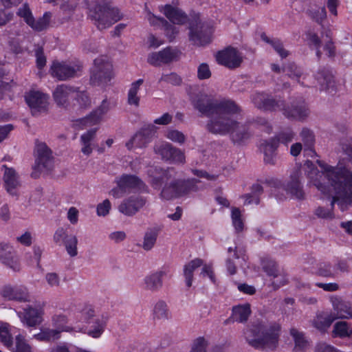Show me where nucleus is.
<instances>
[{
  "mask_svg": "<svg viewBox=\"0 0 352 352\" xmlns=\"http://www.w3.org/2000/svg\"><path fill=\"white\" fill-rule=\"evenodd\" d=\"M148 175L152 188L161 190L160 196L166 200L177 199L198 190L196 185L198 180L177 178L178 172L173 167H153L148 170Z\"/></svg>",
  "mask_w": 352,
  "mask_h": 352,
  "instance_id": "f257e3e1",
  "label": "nucleus"
},
{
  "mask_svg": "<svg viewBox=\"0 0 352 352\" xmlns=\"http://www.w3.org/2000/svg\"><path fill=\"white\" fill-rule=\"evenodd\" d=\"M317 164L326 173L331 188L335 196H333L331 203V209L334 204L340 199L352 200V172L344 167L335 168L328 165L324 162L318 160ZM315 214L322 219H332L333 213L332 210L319 206L315 210Z\"/></svg>",
  "mask_w": 352,
  "mask_h": 352,
  "instance_id": "f03ea898",
  "label": "nucleus"
},
{
  "mask_svg": "<svg viewBox=\"0 0 352 352\" xmlns=\"http://www.w3.org/2000/svg\"><path fill=\"white\" fill-rule=\"evenodd\" d=\"M192 104L201 116L210 118L206 124L209 132L211 123L221 121L226 115L238 114L241 111V107L234 100L226 98L217 100L206 94L197 95L192 100Z\"/></svg>",
  "mask_w": 352,
  "mask_h": 352,
  "instance_id": "7ed1b4c3",
  "label": "nucleus"
},
{
  "mask_svg": "<svg viewBox=\"0 0 352 352\" xmlns=\"http://www.w3.org/2000/svg\"><path fill=\"white\" fill-rule=\"evenodd\" d=\"M280 330V324L276 322H256L248 326L243 334L248 344L254 349L271 352L278 346Z\"/></svg>",
  "mask_w": 352,
  "mask_h": 352,
  "instance_id": "20e7f679",
  "label": "nucleus"
},
{
  "mask_svg": "<svg viewBox=\"0 0 352 352\" xmlns=\"http://www.w3.org/2000/svg\"><path fill=\"white\" fill-rule=\"evenodd\" d=\"M234 114L226 115L222 120L210 124V133L225 135L230 133L231 141L234 144L241 145L248 140L252 133L248 124H241L232 118Z\"/></svg>",
  "mask_w": 352,
  "mask_h": 352,
  "instance_id": "39448f33",
  "label": "nucleus"
},
{
  "mask_svg": "<svg viewBox=\"0 0 352 352\" xmlns=\"http://www.w3.org/2000/svg\"><path fill=\"white\" fill-rule=\"evenodd\" d=\"M113 77V65L106 56L94 59L90 69V84L93 86H105Z\"/></svg>",
  "mask_w": 352,
  "mask_h": 352,
  "instance_id": "423d86ee",
  "label": "nucleus"
},
{
  "mask_svg": "<svg viewBox=\"0 0 352 352\" xmlns=\"http://www.w3.org/2000/svg\"><path fill=\"white\" fill-rule=\"evenodd\" d=\"M91 17L96 21L98 29H106L119 21L122 16L119 10L112 8L108 3H97L91 10Z\"/></svg>",
  "mask_w": 352,
  "mask_h": 352,
  "instance_id": "0eeeda50",
  "label": "nucleus"
},
{
  "mask_svg": "<svg viewBox=\"0 0 352 352\" xmlns=\"http://www.w3.org/2000/svg\"><path fill=\"white\" fill-rule=\"evenodd\" d=\"M35 164L33 166L32 177L37 178L44 170H49L53 166V157L51 149L44 142L36 141L34 148Z\"/></svg>",
  "mask_w": 352,
  "mask_h": 352,
  "instance_id": "6e6552de",
  "label": "nucleus"
},
{
  "mask_svg": "<svg viewBox=\"0 0 352 352\" xmlns=\"http://www.w3.org/2000/svg\"><path fill=\"white\" fill-rule=\"evenodd\" d=\"M35 164L33 166L32 177L37 178L44 170H49L53 166V157L51 149L44 142L36 141L34 148Z\"/></svg>",
  "mask_w": 352,
  "mask_h": 352,
  "instance_id": "1a4fd4ad",
  "label": "nucleus"
},
{
  "mask_svg": "<svg viewBox=\"0 0 352 352\" xmlns=\"http://www.w3.org/2000/svg\"><path fill=\"white\" fill-rule=\"evenodd\" d=\"M189 40L195 45L203 46L211 41L212 28L201 23L199 18L194 19L189 23Z\"/></svg>",
  "mask_w": 352,
  "mask_h": 352,
  "instance_id": "9d476101",
  "label": "nucleus"
},
{
  "mask_svg": "<svg viewBox=\"0 0 352 352\" xmlns=\"http://www.w3.org/2000/svg\"><path fill=\"white\" fill-rule=\"evenodd\" d=\"M252 102L254 106L263 111H282L284 107V102L280 97H273L265 92H256L251 96Z\"/></svg>",
  "mask_w": 352,
  "mask_h": 352,
  "instance_id": "9b49d317",
  "label": "nucleus"
},
{
  "mask_svg": "<svg viewBox=\"0 0 352 352\" xmlns=\"http://www.w3.org/2000/svg\"><path fill=\"white\" fill-rule=\"evenodd\" d=\"M153 150L155 153L160 156L163 161L173 164H184L185 162L184 153L169 142H162L155 144Z\"/></svg>",
  "mask_w": 352,
  "mask_h": 352,
  "instance_id": "f8f14e48",
  "label": "nucleus"
},
{
  "mask_svg": "<svg viewBox=\"0 0 352 352\" xmlns=\"http://www.w3.org/2000/svg\"><path fill=\"white\" fill-rule=\"evenodd\" d=\"M48 99L47 95L38 91H30L25 96V100L34 116L47 111Z\"/></svg>",
  "mask_w": 352,
  "mask_h": 352,
  "instance_id": "ddd939ff",
  "label": "nucleus"
},
{
  "mask_svg": "<svg viewBox=\"0 0 352 352\" xmlns=\"http://www.w3.org/2000/svg\"><path fill=\"white\" fill-rule=\"evenodd\" d=\"M156 130L157 127L154 124L144 126L126 143V147L129 150L133 147H146L155 135Z\"/></svg>",
  "mask_w": 352,
  "mask_h": 352,
  "instance_id": "4468645a",
  "label": "nucleus"
},
{
  "mask_svg": "<svg viewBox=\"0 0 352 352\" xmlns=\"http://www.w3.org/2000/svg\"><path fill=\"white\" fill-rule=\"evenodd\" d=\"M283 114L288 119L302 120L308 117L309 110L305 100L300 98L293 100L290 104L284 102Z\"/></svg>",
  "mask_w": 352,
  "mask_h": 352,
  "instance_id": "2eb2a0df",
  "label": "nucleus"
},
{
  "mask_svg": "<svg viewBox=\"0 0 352 352\" xmlns=\"http://www.w3.org/2000/svg\"><path fill=\"white\" fill-rule=\"evenodd\" d=\"M80 70V66L72 65L66 62L54 61L51 65L50 71L53 77L59 80H67L78 76Z\"/></svg>",
  "mask_w": 352,
  "mask_h": 352,
  "instance_id": "dca6fc26",
  "label": "nucleus"
},
{
  "mask_svg": "<svg viewBox=\"0 0 352 352\" xmlns=\"http://www.w3.org/2000/svg\"><path fill=\"white\" fill-rule=\"evenodd\" d=\"M181 52L176 48L167 47L158 52H152L148 54L147 62L153 66H160L162 63L168 64L177 60Z\"/></svg>",
  "mask_w": 352,
  "mask_h": 352,
  "instance_id": "f3484780",
  "label": "nucleus"
},
{
  "mask_svg": "<svg viewBox=\"0 0 352 352\" xmlns=\"http://www.w3.org/2000/svg\"><path fill=\"white\" fill-rule=\"evenodd\" d=\"M0 294L7 300L19 302L30 301V295L28 289L23 285L12 286L11 285H6L2 287Z\"/></svg>",
  "mask_w": 352,
  "mask_h": 352,
  "instance_id": "a211bd4d",
  "label": "nucleus"
},
{
  "mask_svg": "<svg viewBox=\"0 0 352 352\" xmlns=\"http://www.w3.org/2000/svg\"><path fill=\"white\" fill-rule=\"evenodd\" d=\"M217 62L229 69H235L240 66L242 58L238 51L232 47H228L225 50L219 51L216 56Z\"/></svg>",
  "mask_w": 352,
  "mask_h": 352,
  "instance_id": "6ab92c4d",
  "label": "nucleus"
},
{
  "mask_svg": "<svg viewBox=\"0 0 352 352\" xmlns=\"http://www.w3.org/2000/svg\"><path fill=\"white\" fill-rule=\"evenodd\" d=\"M146 198L142 196H131L122 201L118 206V210L126 216H133L146 204Z\"/></svg>",
  "mask_w": 352,
  "mask_h": 352,
  "instance_id": "aec40b11",
  "label": "nucleus"
},
{
  "mask_svg": "<svg viewBox=\"0 0 352 352\" xmlns=\"http://www.w3.org/2000/svg\"><path fill=\"white\" fill-rule=\"evenodd\" d=\"M76 87L61 84L56 86L53 91L54 102L58 107L67 108L69 104V99L74 98Z\"/></svg>",
  "mask_w": 352,
  "mask_h": 352,
  "instance_id": "412c9836",
  "label": "nucleus"
},
{
  "mask_svg": "<svg viewBox=\"0 0 352 352\" xmlns=\"http://www.w3.org/2000/svg\"><path fill=\"white\" fill-rule=\"evenodd\" d=\"M116 182L126 193L130 192L132 190L147 191L148 188L145 183L134 175L123 174L117 179Z\"/></svg>",
  "mask_w": 352,
  "mask_h": 352,
  "instance_id": "4be33fe9",
  "label": "nucleus"
},
{
  "mask_svg": "<svg viewBox=\"0 0 352 352\" xmlns=\"http://www.w3.org/2000/svg\"><path fill=\"white\" fill-rule=\"evenodd\" d=\"M0 261L15 272L20 270V264L15 252L8 244H0Z\"/></svg>",
  "mask_w": 352,
  "mask_h": 352,
  "instance_id": "5701e85b",
  "label": "nucleus"
},
{
  "mask_svg": "<svg viewBox=\"0 0 352 352\" xmlns=\"http://www.w3.org/2000/svg\"><path fill=\"white\" fill-rule=\"evenodd\" d=\"M331 302L336 313L334 314L336 319H352V305L350 302L338 296L332 297Z\"/></svg>",
  "mask_w": 352,
  "mask_h": 352,
  "instance_id": "b1692460",
  "label": "nucleus"
},
{
  "mask_svg": "<svg viewBox=\"0 0 352 352\" xmlns=\"http://www.w3.org/2000/svg\"><path fill=\"white\" fill-rule=\"evenodd\" d=\"M305 166H306L305 173L307 175V177L313 180L314 186L321 191L323 194H331L329 186H326L325 184L321 183L318 179V177H321L323 175V173L320 172L318 168L314 166L313 162L309 160H307Z\"/></svg>",
  "mask_w": 352,
  "mask_h": 352,
  "instance_id": "393cba45",
  "label": "nucleus"
},
{
  "mask_svg": "<svg viewBox=\"0 0 352 352\" xmlns=\"http://www.w3.org/2000/svg\"><path fill=\"white\" fill-rule=\"evenodd\" d=\"M21 321L28 327H36L43 321V312L41 310L28 306L24 309Z\"/></svg>",
  "mask_w": 352,
  "mask_h": 352,
  "instance_id": "a878e982",
  "label": "nucleus"
},
{
  "mask_svg": "<svg viewBox=\"0 0 352 352\" xmlns=\"http://www.w3.org/2000/svg\"><path fill=\"white\" fill-rule=\"evenodd\" d=\"M285 189L287 192L295 196L298 199H303L305 198V193L300 179L299 170H296L291 175L290 180L285 185Z\"/></svg>",
  "mask_w": 352,
  "mask_h": 352,
  "instance_id": "bb28decb",
  "label": "nucleus"
},
{
  "mask_svg": "<svg viewBox=\"0 0 352 352\" xmlns=\"http://www.w3.org/2000/svg\"><path fill=\"white\" fill-rule=\"evenodd\" d=\"M336 320L334 314L320 312L317 314L311 321V325L319 331L324 333L331 327L334 320Z\"/></svg>",
  "mask_w": 352,
  "mask_h": 352,
  "instance_id": "cd10ccee",
  "label": "nucleus"
},
{
  "mask_svg": "<svg viewBox=\"0 0 352 352\" xmlns=\"http://www.w3.org/2000/svg\"><path fill=\"white\" fill-rule=\"evenodd\" d=\"M164 15L173 23L183 25L188 21L187 14L181 9L175 8L170 4H166L162 10Z\"/></svg>",
  "mask_w": 352,
  "mask_h": 352,
  "instance_id": "c85d7f7f",
  "label": "nucleus"
},
{
  "mask_svg": "<svg viewBox=\"0 0 352 352\" xmlns=\"http://www.w3.org/2000/svg\"><path fill=\"white\" fill-rule=\"evenodd\" d=\"M109 111V104L106 100H104L101 104L95 110L91 111L88 116L82 118L80 121L82 124L94 125L98 124L103 115Z\"/></svg>",
  "mask_w": 352,
  "mask_h": 352,
  "instance_id": "c756f323",
  "label": "nucleus"
},
{
  "mask_svg": "<svg viewBox=\"0 0 352 352\" xmlns=\"http://www.w3.org/2000/svg\"><path fill=\"white\" fill-rule=\"evenodd\" d=\"M316 79L320 85L322 89L327 91L335 90L334 77L328 69H320L316 74Z\"/></svg>",
  "mask_w": 352,
  "mask_h": 352,
  "instance_id": "7c9ffc66",
  "label": "nucleus"
},
{
  "mask_svg": "<svg viewBox=\"0 0 352 352\" xmlns=\"http://www.w3.org/2000/svg\"><path fill=\"white\" fill-rule=\"evenodd\" d=\"M261 147L264 154V162L271 165L275 164L276 151L278 147L277 146V141L270 138L268 140H265L261 144Z\"/></svg>",
  "mask_w": 352,
  "mask_h": 352,
  "instance_id": "2f4dec72",
  "label": "nucleus"
},
{
  "mask_svg": "<svg viewBox=\"0 0 352 352\" xmlns=\"http://www.w3.org/2000/svg\"><path fill=\"white\" fill-rule=\"evenodd\" d=\"M301 140L304 143V152L311 157L316 156L317 153L314 150L315 135L314 132L307 128H303L300 133Z\"/></svg>",
  "mask_w": 352,
  "mask_h": 352,
  "instance_id": "473e14b6",
  "label": "nucleus"
},
{
  "mask_svg": "<svg viewBox=\"0 0 352 352\" xmlns=\"http://www.w3.org/2000/svg\"><path fill=\"white\" fill-rule=\"evenodd\" d=\"M2 168L5 169L3 175L5 187L9 193L14 194L12 191L19 185L16 173L14 168H8L6 165H3Z\"/></svg>",
  "mask_w": 352,
  "mask_h": 352,
  "instance_id": "72a5a7b5",
  "label": "nucleus"
},
{
  "mask_svg": "<svg viewBox=\"0 0 352 352\" xmlns=\"http://www.w3.org/2000/svg\"><path fill=\"white\" fill-rule=\"evenodd\" d=\"M166 274L165 271H158L144 278L146 289L151 291H156L162 287V277Z\"/></svg>",
  "mask_w": 352,
  "mask_h": 352,
  "instance_id": "f704fd0d",
  "label": "nucleus"
},
{
  "mask_svg": "<svg viewBox=\"0 0 352 352\" xmlns=\"http://www.w3.org/2000/svg\"><path fill=\"white\" fill-rule=\"evenodd\" d=\"M154 20L151 21L153 25L159 24L162 26L166 36L170 42L173 41L179 33V29L174 25L170 24L163 17L153 16Z\"/></svg>",
  "mask_w": 352,
  "mask_h": 352,
  "instance_id": "c9c22d12",
  "label": "nucleus"
},
{
  "mask_svg": "<svg viewBox=\"0 0 352 352\" xmlns=\"http://www.w3.org/2000/svg\"><path fill=\"white\" fill-rule=\"evenodd\" d=\"M290 335L294 341V352H304L309 347V341L306 339L302 332L298 331L296 329H290Z\"/></svg>",
  "mask_w": 352,
  "mask_h": 352,
  "instance_id": "e433bc0d",
  "label": "nucleus"
},
{
  "mask_svg": "<svg viewBox=\"0 0 352 352\" xmlns=\"http://www.w3.org/2000/svg\"><path fill=\"white\" fill-rule=\"evenodd\" d=\"M203 260L201 258H195L190 261L188 264L184 267V276L186 279V284L188 287L192 286L193 280V272L198 267L203 265Z\"/></svg>",
  "mask_w": 352,
  "mask_h": 352,
  "instance_id": "4c0bfd02",
  "label": "nucleus"
},
{
  "mask_svg": "<svg viewBox=\"0 0 352 352\" xmlns=\"http://www.w3.org/2000/svg\"><path fill=\"white\" fill-rule=\"evenodd\" d=\"M251 314L250 305L245 304L242 305L234 306L232 308V318L233 321L238 322H245L248 320Z\"/></svg>",
  "mask_w": 352,
  "mask_h": 352,
  "instance_id": "58836bf2",
  "label": "nucleus"
},
{
  "mask_svg": "<svg viewBox=\"0 0 352 352\" xmlns=\"http://www.w3.org/2000/svg\"><path fill=\"white\" fill-rule=\"evenodd\" d=\"M315 274L324 278H335L337 276V271L329 262L319 263Z\"/></svg>",
  "mask_w": 352,
  "mask_h": 352,
  "instance_id": "ea45409f",
  "label": "nucleus"
},
{
  "mask_svg": "<svg viewBox=\"0 0 352 352\" xmlns=\"http://www.w3.org/2000/svg\"><path fill=\"white\" fill-rule=\"evenodd\" d=\"M261 38L264 42L271 45L274 50L279 54L281 58H286L289 55V52L284 49L283 44L280 39H272L269 38L264 32L261 34Z\"/></svg>",
  "mask_w": 352,
  "mask_h": 352,
  "instance_id": "a19ab883",
  "label": "nucleus"
},
{
  "mask_svg": "<svg viewBox=\"0 0 352 352\" xmlns=\"http://www.w3.org/2000/svg\"><path fill=\"white\" fill-rule=\"evenodd\" d=\"M333 333L334 337L341 338L351 337L352 336V329L349 327L347 322L340 321L334 324Z\"/></svg>",
  "mask_w": 352,
  "mask_h": 352,
  "instance_id": "79ce46f5",
  "label": "nucleus"
},
{
  "mask_svg": "<svg viewBox=\"0 0 352 352\" xmlns=\"http://www.w3.org/2000/svg\"><path fill=\"white\" fill-rule=\"evenodd\" d=\"M60 333V330L43 329L40 333L34 334V338L38 341L50 342L58 339Z\"/></svg>",
  "mask_w": 352,
  "mask_h": 352,
  "instance_id": "37998d69",
  "label": "nucleus"
},
{
  "mask_svg": "<svg viewBox=\"0 0 352 352\" xmlns=\"http://www.w3.org/2000/svg\"><path fill=\"white\" fill-rule=\"evenodd\" d=\"M143 82V79H138L131 84V87L128 93V103L129 104L135 105V107L139 106L140 98L138 96V92Z\"/></svg>",
  "mask_w": 352,
  "mask_h": 352,
  "instance_id": "c03bdc74",
  "label": "nucleus"
},
{
  "mask_svg": "<svg viewBox=\"0 0 352 352\" xmlns=\"http://www.w3.org/2000/svg\"><path fill=\"white\" fill-rule=\"evenodd\" d=\"M50 18L51 13L46 12L42 17L38 18L36 21L34 19L32 20V24L30 23L29 26L35 31L41 32L48 27Z\"/></svg>",
  "mask_w": 352,
  "mask_h": 352,
  "instance_id": "a18cd8bd",
  "label": "nucleus"
},
{
  "mask_svg": "<svg viewBox=\"0 0 352 352\" xmlns=\"http://www.w3.org/2000/svg\"><path fill=\"white\" fill-rule=\"evenodd\" d=\"M158 236V232L155 229L148 230L144 236L142 248L144 250H151L155 245Z\"/></svg>",
  "mask_w": 352,
  "mask_h": 352,
  "instance_id": "49530a36",
  "label": "nucleus"
},
{
  "mask_svg": "<svg viewBox=\"0 0 352 352\" xmlns=\"http://www.w3.org/2000/svg\"><path fill=\"white\" fill-rule=\"evenodd\" d=\"M153 315L155 318L160 320H167L169 318V311L164 301L160 300L155 304Z\"/></svg>",
  "mask_w": 352,
  "mask_h": 352,
  "instance_id": "de8ad7c7",
  "label": "nucleus"
},
{
  "mask_svg": "<svg viewBox=\"0 0 352 352\" xmlns=\"http://www.w3.org/2000/svg\"><path fill=\"white\" fill-rule=\"evenodd\" d=\"M106 320L103 317L96 318L92 326L93 329L89 330L88 335L97 338H99L104 330Z\"/></svg>",
  "mask_w": 352,
  "mask_h": 352,
  "instance_id": "09e8293b",
  "label": "nucleus"
},
{
  "mask_svg": "<svg viewBox=\"0 0 352 352\" xmlns=\"http://www.w3.org/2000/svg\"><path fill=\"white\" fill-rule=\"evenodd\" d=\"M294 138V133L291 129H286L283 131H281L278 134H276L274 137L272 138V140H275L277 141V146H278L280 143H282L285 145H287L289 142L292 141Z\"/></svg>",
  "mask_w": 352,
  "mask_h": 352,
  "instance_id": "8fccbe9b",
  "label": "nucleus"
},
{
  "mask_svg": "<svg viewBox=\"0 0 352 352\" xmlns=\"http://www.w3.org/2000/svg\"><path fill=\"white\" fill-rule=\"evenodd\" d=\"M74 99L76 100L80 108H87L91 104V100L87 91H79L76 87V92L74 94Z\"/></svg>",
  "mask_w": 352,
  "mask_h": 352,
  "instance_id": "3c124183",
  "label": "nucleus"
},
{
  "mask_svg": "<svg viewBox=\"0 0 352 352\" xmlns=\"http://www.w3.org/2000/svg\"><path fill=\"white\" fill-rule=\"evenodd\" d=\"M78 239L74 235H69L67 239L65 240L64 245L67 254L72 256H76L78 254L77 251Z\"/></svg>",
  "mask_w": 352,
  "mask_h": 352,
  "instance_id": "603ef678",
  "label": "nucleus"
},
{
  "mask_svg": "<svg viewBox=\"0 0 352 352\" xmlns=\"http://www.w3.org/2000/svg\"><path fill=\"white\" fill-rule=\"evenodd\" d=\"M263 271L270 276L276 278L278 276L279 272L277 263L272 260L263 261Z\"/></svg>",
  "mask_w": 352,
  "mask_h": 352,
  "instance_id": "864d4df0",
  "label": "nucleus"
},
{
  "mask_svg": "<svg viewBox=\"0 0 352 352\" xmlns=\"http://www.w3.org/2000/svg\"><path fill=\"white\" fill-rule=\"evenodd\" d=\"M16 14L19 17L23 18L28 25H30V23L32 24V20L34 17L33 16L28 3H25L22 7L19 8L16 12Z\"/></svg>",
  "mask_w": 352,
  "mask_h": 352,
  "instance_id": "5fc2aeb1",
  "label": "nucleus"
},
{
  "mask_svg": "<svg viewBox=\"0 0 352 352\" xmlns=\"http://www.w3.org/2000/svg\"><path fill=\"white\" fill-rule=\"evenodd\" d=\"M307 13L308 15L318 24H322L327 17V12L324 7L309 10Z\"/></svg>",
  "mask_w": 352,
  "mask_h": 352,
  "instance_id": "6e6d98bb",
  "label": "nucleus"
},
{
  "mask_svg": "<svg viewBox=\"0 0 352 352\" xmlns=\"http://www.w3.org/2000/svg\"><path fill=\"white\" fill-rule=\"evenodd\" d=\"M0 341L8 348H10L13 345L12 335L6 326L0 327Z\"/></svg>",
  "mask_w": 352,
  "mask_h": 352,
  "instance_id": "4d7b16f0",
  "label": "nucleus"
},
{
  "mask_svg": "<svg viewBox=\"0 0 352 352\" xmlns=\"http://www.w3.org/2000/svg\"><path fill=\"white\" fill-rule=\"evenodd\" d=\"M283 72H287V74L289 78H296L297 80H298L302 75L300 69L298 68L294 63H290L284 67L283 68Z\"/></svg>",
  "mask_w": 352,
  "mask_h": 352,
  "instance_id": "13d9d810",
  "label": "nucleus"
},
{
  "mask_svg": "<svg viewBox=\"0 0 352 352\" xmlns=\"http://www.w3.org/2000/svg\"><path fill=\"white\" fill-rule=\"evenodd\" d=\"M15 352H32V349L25 339V337L21 334L16 336V349Z\"/></svg>",
  "mask_w": 352,
  "mask_h": 352,
  "instance_id": "bf43d9fd",
  "label": "nucleus"
},
{
  "mask_svg": "<svg viewBox=\"0 0 352 352\" xmlns=\"http://www.w3.org/2000/svg\"><path fill=\"white\" fill-rule=\"evenodd\" d=\"M166 137L172 142H177L180 144H184L186 141V136L182 132L175 129L168 131Z\"/></svg>",
  "mask_w": 352,
  "mask_h": 352,
  "instance_id": "052dcab7",
  "label": "nucleus"
},
{
  "mask_svg": "<svg viewBox=\"0 0 352 352\" xmlns=\"http://www.w3.org/2000/svg\"><path fill=\"white\" fill-rule=\"evenodd\" d=\"M207 345L206 339L204 337H199L193 341L190 352H207Z\"/></svg>",
  "mask_w": 352,
  "mask_h": 352,
  "instance_id": "680f3d73",
  "label": "nucleus"
},
{
  "mask_svg": "<svg viewBox=\"0 0 352 352\" xmlns=\"http://www.w3.org/2000/svg\"><path fill=\"white\" fill-rule=\"evenodd\" d=\"M212 73L209 65L206 63H201L197 69V78L199 80H206L211 77Z\"/></svg>",
  "mask_w": 352,
  "mask_h": 352,
  "instance_id": "e2e57ef3",
  "label": "nucleus"
},
{
  "mask_svg": "<svg viewBox=\"0 0 352 352\" xmlns=\"http://www.w3.org/2000/svg\"><path fill=\"white\" fill-rule=\"evenodd\" d=\"M160 81H164L170 83L173 85H181L182 80V78L175 73H171L170 74H164L160 78Z\"/></svg>",
  "mask_w": 352,
  "mask_h": 352,
  "instance_id": "0e129e2a",
  "label": "nucleus"
},
{
  "mask_svg": "<svg viewBox=\"0 0 352 352\" xmlns=\"http://www.w3.org/2000/svg\"><path fill=\"white\" fill-rule=\"evenodd\" d=\"M36 66L39 69H43L46 65V57L44 54L43 48L38 47L35 51Z\"/></svg>",
  "mask_w": 352,
  "mask_h": 352,
  "instance_id": "69168bd1",
  "label": "nucleus"
},
{
  "mask_svg": "<svg viewBox=\"0 0 352 352\" xmlns=\"http://www.w3.org/2000/svg\"><path fill=\"white\" fill-rule=\"evenodd\" d=\"M111 204L109 199H105L102 203L99 204L97 206L96 212L98 216L104 217L107 215L111 209Z\"/></svg>",
  "mask_w": 352,
  "mask_h": 352,
  "instance_id": "338daca9",
  "label": "nucleus"
},
{
  "mask_svg": "<svg viewBox=\"0 0 352 352\" xmlns=\"http://www.w3.org/2000/svg\"><path fill=\"white\" fill-rule=\"evenodd\" d=\"M69 236L63 228H58L54 234V241L56 244L60 245L62 243H64L65 240Z\"/></svg>",
  "mask_w": 352,
  "mask_h": 352,
  "instance_id": "774afa93",
  "label": "nucleus"
}]
</instances>
